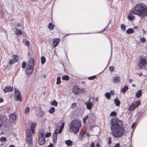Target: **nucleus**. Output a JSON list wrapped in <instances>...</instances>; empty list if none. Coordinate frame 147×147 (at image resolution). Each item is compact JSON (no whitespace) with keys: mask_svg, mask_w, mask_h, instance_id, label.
I'll use <instances>...</instances> for the list:
<instances>
[{"mask_svg":"<svg viewBox=\"0 0 147 147\" xmlns=\"http://www.w3.org/2000/svg\"><path fill=\"white\" fill-rule=\"evenodd\" d=\"M111 134L115 138H118L122 136L123 134L124 129L121 126L123 125L122 122L120 120L115 119L111 121Z\"/></svg>","mask_w":147,"mask_h":147,"instance_id":"obj_1","label":"nucleus"},{"mask_svg":"<svg viewBox=\"0 0 147 147\" xmlns=\"http://www.w3.org/2000/svg\"><path fill=\"white\" fill-rule=\"evenodd\" d=\"M133 13L142 19L147 16V6L142 3H138L133 8Z\"/></svg>","mask_w":147,"mask_h":147,"instance_id":"obj_2","label":"nucleus"},{"mask_svg":"<svg viewBox=\"0 0 147 147\" xmlns=\"http://www.w3.org/2000/svg\"><path fill=\"white\" fill-rule=\"evenodd\" d=\"M81 126V122L79 119L73 120L69 125V131L74 134H76L78 132L79 128Z\"/></svg>","mask_w":147,"mask_h":147,"instance_id":"obj_3","label":"nucleus"},{"mask_svg":"<svg viewBox=\"0 0 147 147\" xmlns=\"http://www.w3.org/2000/svg\"><path fill=\"white\" fill-rule=\"evenodd\" d=\"M140 103V101L139 100H137L132 103L128 108V110L129 111H132L135 110L136 107L139 106Z\"/></svg>","mask_w":147,"mask_h":147,"instance_id":"obj_4","label":"nucleus"},{"mask_svg":"<svg viewBox=\"0 0 147 147\" xmlns=\"http://www.w3.org/2000/svg\"><path fill=\"white\" fill-rule=\"evenodd\" d=\"M147 64L146 61L144 58H141L138 62V66L140 69L144 68Z\"/></svg>","mask_w":147,"mask_h":147,"instance_id":"obj_5","label":"nucleus"},{"mask_svg":"<svg viewBox=\"0 0 147 147\" xmlns=\"http://www.w3.org/2000/svg\"><path fill=\"white\" fill-rule=\"evenodd\" d=\"M14 91L15 92L14 99L16 100H19L20 101H22V98L20 97V93L19 90H17L15 88Z\"/></svg>","mask_w":147,"mask_h":147,"instance_id":"obj_6","label":"nucleus"},{"mask_svg":"<svg viewBox=\"0 0 147 147\" xmlns=\"http://www.w3.org/2000/svg\"><path fill=\"white\" fill-rule=\"evenodd\" d=\"M85 104L86 105L87 109L89 110L91 109L94 104L92 102H90V98H89L88 101L85 102Z\"/></svg>","mask_w":147,"mask_h":147,"instance_id":"obj_7","label":"nucleus"},{"mask_svg":"<svg viewBox=\"0 0 147 147\" xmlns=\"http://www.w3.org/2000/svg\"><path fill=\"white\" fill-rule=\"evenodd\" d=\"M80 88H79L77 86H74L72 90L73 92L75 94H78L80 93Z\"/></svg>","mask_w":147,"mask_h":147,"instance_id":"obj_8","label":"nucleus"},{"mask_svg":"<svg viewBox=\"0 0 147 147\" xmlns=\"http://www.w3.org/2000/svg\"><path fill=\"white\" fill-rule=\"evenodd\" d=\"M16 119V116L15 113H12L9 115V119L10 123H13Z\"/></svg>","mask_w":147,"mask_h":147,"instance_id":"obj_9","label":"nucleus"},{"mask_svg":"<svg viewBox=\"0 0 147 147\" xmlns=\"http://www.w3.org/2000/svg\"><path fill=\"white\" fill-rule=\"evenodd\" d=\"M34 60L33 58H30L27 63V66L29 67H34Z\"/></svg>","mask_w":147,"mask_h":147,"instance_id":"obj_10","label":"nucleus"},{"mask_svg":"<svg viewBox=\"0 0 147 147\" xmlns=\"http://www.w3.org/2000/svg\"><path fill=\"white\" fill-rule=\"evenodd\" d=\"M34 68L27 66L26 72L27 75H29L32 72Z\"/></svg>","mask_w":147,"mask_h":147,"instance_id":"obj_11","label":"nucleus"},{"mask_svg":"<svg viewBox=\"0 0 147 147\" xmlns=\"http://www.w3.org/2000/svg\"><path fill=\"white\" fill-rule=\"evenodd\" d=\"M13 57L14 59L13 60H10L9 61V63L10 64H12L16 62L18 60V57L16 55H13Z\"/></svg>","mask_w":147,"mask_h":147,"instance_id":"obj_12","label":"nucleus"},{"mask_svg":"<svg viewBox=\"0 0 147 147\" xmlns=\"http://www.w3.org/2000/svg\"><path fill=\"white\" fill-rule=\"evenodd\" d=\"M38 143L39 144L42 145L44 144L45 142V139L43 137H38Z\"/></svg>","mask_w":147,"mask_h":147,"instance_id":"obj_13","label":"nucleus"},{"mask_svg":"<svg viewBox=\"0 0 147 147\" xmlns=\"http://www.w3.org/2000/svg\"><path fill=\"white\" fill-rule=\"evenodd\" d=\"M57 132L56 131L54 133L53 135L52 136V139L53 142L54 143H56L57 141Z\"/></svg>","mask_w":147,"mask_h":147,"instance_id":"obj_14","label":"nucleus"},{"mask_svg":"<svg viewBox=\"0 0 147 147\" xmlns=\"http://www.w3.org/2000/svg\"><path fill=\"white\" fill-rule=\"evenodd\" d=\"M60 40L59 38H54L53 40V45L54 47H56L59 43Z\"/></svg>","mask_w":147,"mask_h":147,"instance_id":"obj_15","label":"nucleus"},{"mask_svg":"<svg viewBox=\"0 0 147 147\" xmlns=\"http://www.w3.org/2000/svg\"><path fill=\"white\" fill-rule=\"evenodd\" d=\"M26 141L29 144H31L32 141V135L27 136H26Z\"/></svg>","mask_w":147,"mask_h":147,"instance_id":"obj_16","label":"nucleus"},{"mask_svg":"<svg viewBox=\"0 0 147 147\" xmlns=\"http://www.w3.org/2000/svg\"><path fill=\"white\" fill-rule=\"evenodd\" d=\"M13 90V88L12 87L8 86L6 87L5 89L3 90V91L4 92H10L12 91Z\"/></svg>","mask_w":147,"mask_h":147,"instance_id":"obj_17","label":"nucleus"},{"mask_svg":"<svg viewBox=\"0 0 147 147\" xmlns=\"http://www.w3.org/2000/svg\"><path fill=\"white\" fill-rule=\"evenodd\" d=\"M14 33L17 35H21L22 34V32L21 30L17 28H15Z\"/></svg>","mask_w":147,"mask_h":147,"instance_id":"obj_18","label":"nucleus"},{"mask_svg":"<svg viewBox=\"0 0 147 147\" xmlns=\"http://www.w3.org/2000/svg\"><path fill=\"white\" fill-rule=\"evenodd\" d=\"M45 115V112L40 108L39 109V112L38 114V116L40 117H43Z\"/></svg>","mask_w":147,"mask_h":147,"instance_id":"obj_19","label":"nucleus"},{"mask_svg":"<svg viewBox=\"0 0 147 147\" xmlns=\"http://www.w3.org/2000/svg\"><path fill=\"white\" fill-rule=\"evenodd\" d=\"M45 132L43 129H40L39 131L38 137H44L45 135Z\"/></svg>","mask_w":147,"mask_h":147,"instance_id":"obj_20","label":"nucleus"},{"mask_svg":"<svg viewBox=\"0 0 147 147\" xmlns=\"http://www.w3.org/2000/svg\"><path fill=\"white\" fill-rule=\"evenodd\" d=\"M120 78L118 76L114 77L113 79V82L114 83H118L120 81Z\"/></svg>","mask_w":147,"mask_h":147,"instance_id":"obj_21","label":"nucleus"},{"mask_svg":"<svg viewBox=\"0 0 147 147\" xmlns=\"http://www.w3.org/2000/svg\"><path fill=\"white\" fill-rule=\"evenodd\" d=\"M114 102L116 106H119L120 105V102L119 100L117 98H115L114 100Z\"/></svg>","mask_w":147,"mask_h":147,"instance_id":"obj_22","label":"nucleus"},{"mask_svg":"<svg viewBox=\"0 0 147 147\" xmlns=\"http://www.w3.org/2000/svg\"><path fill=\"white\" fill-rule=\"evenodd\" d=\"M142 92L141 90H139L136 94L135 96L137 98H139L142 95Z\"/></svg>","mask_w":147,"mask_h":147,"instance_id":"obj_23","label":"nucleus"},{"mask_svg":"<svg viewBox=\"0 0 147 147\" xmlns=\"http://www.w3.org/2000/svg\"><path fill=\"white\" fill-rule=\"evenodd\" d=\"M36 125V123H33L32 124L31 126V129L33 134H34V128Z\"/></svg>","mask_w":147,"mask_h":147,"instance_id":"obj_24","label":"nucleus"},{"mask_svg":"<svg viewBox=\"0 0 147 147\" xmlns=\"http://www.w3.org/2000/svg\"><path fill=\"white\" fill-rule=\"evenodd\" d=\"M65 143L68 146H71L72 144V142L70 140H67L65 141Z\"/></svg>","mask_w":147,"mask_h":147,"instance_id":"obj_25","label":"nucleus"},{"mask_svg":"<svg viewBox=\"0 0 147 147\" xmlns=\"http://www.w3.org/2000/svg\"><path fill=\"white\" fill-rule=\"evenodd\" d=\"M128 87L126 86H125L124 87L122 88L121 90V92L123 93H125L126 91L128 90Z\"/></svg>","mask_w":147,"mask_h":147,"instance_id":"obj_26","label":"nucleus"},{"mask_svg":"<svg viewBox=\"0 0 147 147\" xmlns=\"http://www.w3.org/2000/svg\"><path fill=\"white\" fill-rule=\"evenodd\" d=\"M134 32V30L132 28H130L128 29L126 31V32L127 34H132Z\"/></svg>","mask_w":147,"mask_h":147,"instance_id":"obj_27","label":"nucleus"},{"mask_svg":"<svg viewBox=\"0 0 147 147\" xmlns=\"http://www.w3.org/2000/svg\"><path fill=\"white\" fill-rule=\"evenodd\" d=\"M55 108L53 107H51L49 111V112L50 114L53 113L55 111Z\"/></svg>","mask_w":147,"mask_h":147,"instance_id":"obj_28","label":"nucleus"},{"mask_svg":"<svg viewBox=\"0 0 147 147\" xmlns=\"http://www.w3.org/2000/svg\"><path fill=\"white\" fill-rule=\"evenodd\" d=\"M55 25L52 23H50L49 24L48 28L51 30H52L54 28Z\"/></svg>","mask_w":147,"mask_h":147,"instance_id":"obj_29","label":"nucleus"},{"mask_svg":"<svg viewBox=\"0 0 147 147\" xmlns=\"http://www.w3.org/2000/svg\"><path fill=\"white\" fill-rule=\"evenodd\" d=\"M51 105H52L56 107L58 103L55 100H53L51 102Z\"/></svg>","mask_w":147,"mask_h":147,"instance_id":"obj_30","label":"nucleus"},{"mask_svg":"<svg viewBox=\"0 0 147 147\" xmlns=\"http://www.w3.org/2000/svg\"><path fill=\"white\" fill-rule=\"evenodd\" d=\"M46 61L45 57L43 56H42L41 57V62L42 64H44Z\"/></svg>","mask_w":147,"mask_h":147,"instance_id":"obj_31","label":"nucleus"},{"mask_svg":"<svg viewBox=\"0 0 147 147\" xmlns=\"http://www.w3.org/2000/svg\"><path fill=\"white\" fill-rule=\"evenodd\" d=\"M105 97L107 98V99H109L110 98L111 96V94L109 93H106L105 94Z\"/></svg>","mask_w":147,"mask_h":147,"instance_id":"obj_32","label":"nucleus"},{"mask_svg":"<svg viewBox=\"0 0 147 147\" xmlns=\"http://www.w3.org/2000/svg\"><path fill=\"white\" fill-rule=\"evenodd\" d=\"M30 108L28 107H27L25 108V111H24V113L26 114H27L28 113H29V112L30 111Z\"/></svg>","mask_w":147,"mask_h":147,"instance_id":"obj_33","label":"nucleus"},{"mask_svg":"<svg viewBox=\"0 0 147 147\" xmlns=\"http://www.w3.org/2000/svg\"><path fill=\"white\" fill-rule=\"evenodd\" d=\"M69 79V76L67 75L63 76L62 77V79L63 80H67Z\"/></svg>","mask_w":147,"mask_h":147,"instance_id":"obj_34","label":"nucleus"},{"mask_svg":"<svg viewBox=\"0 0 147 147\" xmlns=\"http://www.w3.org/2000/svg\"><path fill=\"white\" fill-rule=\"evenodd\" d=\"M30 135H32L30 130L27 129L26 131V136H29Z\"/></svg>","mask_w":147,"mask_h":147,"instance_id":"obj_35","label":"nucleus"},{"mask_svg":"<svg viewBox=\"0 0 147 147\" xmlns=\"http://www.w3.org/2000/svg\"><path fill=\"white\" fill-rule=\"evenodd\" d=\"M80 93H85L86 92V91L84 88H80Z\"/></svg>","mask_w":147,"mask_h":147,"instance_id":"obj_36","label":"nucleus"},{"mask_svg":"<svg viewBox=\"0 0 147 147\" xmlns=\"http://www.w3.org/2000/svg\"><path fill=\"white\" fill-rule=\"evenodd\" d=\"M61 83L60 78L59 77H58L57 78L56 84H59Z\"/></svg>","mask_w":147,"mask_h":147,"instance_id":"obj_37","label":"nucleus"},{"mask_svg":"<svg viewBox=\"0 0 147 147\" xmlns=\"http://www.w3.org/2000/svg\"><path fill=\"white\" fill-rule=\"evenodd\" d=\"M134 18V16H131V15H129L127 16L128 19L130 20H132Z\"/></svg>","mask_w":147,"mask_h":147,"instance_id":"obj_38","label":"nucleus"},{"mask_svg":"<svg viewBox=\"0 0 147 147\" xmlns=\"http://www.w3.org/2000/svg\"><path fill=\"white\" fill-rule=\"evenodd\" d=\"M88 115H86L83 119V122L85 123L87 119L88 118Z\"/></svg>","mask_w":147,"mask_h":147,"instance_id":"obj_39","label":"nucleus"},{"mask_svg":"<svg viewBox=\"0 0 147 147\" xmlns=\"http://www.w3.org/2000/svg\"><path fill=\"white\" fill-rule=\"evenodd\" d=\"M96 77V76H93L88 78V79L90 80H92L94 79Z\"/></svg>","mask_w":147,"mask_h":147,"instance_id":"obj_40","label":"nucleus"},{"mask_svg":"<svg viewBox=\"0 0 147 147\" xmlns=\"http://www.w3.org/2000/svg\"><path fill=\"white\" fill-rule=\"evenodd\" d=\"M109 69L110 72H112L115 70V67L111 66L109 67Z\"/></svg>","mask_w":147,"mask_h":147,"instance_id":"obj_41","label":"nucleus"},{"mask_svg":"<svg viewBox=\"0 0 147 147\" xmlns=\"http://www.w3.org/2000/svg\"><path fill=\"white\" fill-rule=\"evenodd\" d=\"M26 63L24 61L22 63V68L23 69H24L25 68L26 66Z\"/></svg>","mask_w":147,"mask_h":147,"instance_id":"obj_42","label":"nucleus"},{"mask_svg":"<svg viewBox=\"0 0 147 147\" xmlns=\"http://www.w3.org/2000/svg\"><path fill=\"white\" fill-rule=\"evenodd\" d=\"M121 28L123 31H125V26L123 24H121Z\"/></svg>","mask_w":147,"mask_h":147,"instance_id":"obj_43","label":"nucleus"},{"mask_svg":"<svg viewBox=\"0 0 147 147\" xmlns=\"http://www.w3.org/2000/svg\"><path fill=\"white\" fill-rule=\"evenodd\" d=\"M6 140V138L4 137H2L0 139V141L1 142H3L5 141Z\"/></svg>","mask_w":147,"mask_h":147,"instance_id":"obj_44","label":"nucleus"},{"mask_svg":"<svg viewBox=\"0 0 147 147\" xmlns=\"http://www.w3.org/2000/svg\"><path fill=\"white\" fill-rule=\"evenodd\" d=\"M116 113L115 112V111H113L111 112V114H110V116H115L116 115Z\"/></svg>","mask_w":147,"mask_h":147,"instance_id":"obj_45","label":"nucleus"},{"mask_svg":"<svg viewBox=\"0 0 147 147\" xmlns=\"http://www.w3.org/2000/svg\"><path fill=\"white\" fill-rule=\"evenodd\" d=\"M84 135V133L82 131H80L79 134V137L81 138L83 137Z\"/></svg>","mask_w":147,"mask_h":147,"instance_id":"obj_46","label":"nucleus"},{"mask_svg":"<svg viewBox=\"0 0 147 147\" xmlns=\"http://www.w3.org/2000/svg\"><path fill=\"white\" fill-rule=\"evenodd\" d=\"M111 138L110 137H109L108 138V144H110L111 143L112 141L111 140Z\"/></svg>","mask_w":147,"mask_h":147,"instance_id":"obj_47","label":"nucleus"},{"mask_svg":"<svg viewBox=\"0 0 147 147\" xmlns=\"http://www.w3.org/2000/svg\"><path fill=\"white\" fill-rule=\"evenodd\" d=\"M140 41L142 43H144L146 42V39L144 37H142L141 38Z\"/></svg>","mask_w":147,"mask_h":147,"instance_id":"obj_48","label":"nucleus"},{"mask_svg":"<svg viewBox=\"0 0 147 147\" xmlns=\"http://www.w3.org/2000/svg\"><path fill=\"white\" fill-rule=\"evenodd\" d=\"M51 134L50 133H47L45 134V137H49L51 136Z\"/></svg>","mask_w":147,"mask_h":147,"instance_id":"obj_49","label":"nucleus"},{"mask_svg":"<svg viewBox=\"0 0 147 147\" xmlns=\"http://www.w3.org/2000/svg\"><path fill=\"white\" fill-rule=\"evenodd\" d=\"M76 103H73L72 104L71 106V108L72 109H74L76 106Z\"/></svg>","mask_w":147,"mask_h":147,"instance_id":"obj_50","label":"nucleus"},{"mask_svg":"<svg viewBox=\"0 0 147 147\" xmlns=\"http://www.w3.org/2000/svg\"><path fill=\"white\" fill-rule=\"evenodd\" d=\"M25 45L27 46L28 47L30 45V42H29L26 41H25Z\"/></svg>","mask_w":147,"mask_h":147,"instance_id":"obj_51","label":"nucleus"},{"mask_svg":"<svg viewBox=\"0 0 147 147\" xmlns=\"http://www.w3.org/2000/svg\"><path fill=\"white\" fill-rule=\"evenodd\" d=\"M64 124H65L64 122H63L62 123V124L60 128H61L62 129H63V128L64 126Z\"/></svg>","mask_w":147,"mask_h":147,"instance_id":"obj_52","label":"nucleus"},{"mask_svg":"<svg viewBox=\"0 0 147 147\" xmlns=\"http://www.w3.org/2000/svg\"><path fill=\"white\" fill-rule=\"evenodd\" d=\"M3 123V121L2 119L0 118V127L2 126Z\"/></svg>","mask_w":147,"mask_h":147,"instance_id":"obj_53","label":"nucleus"},{"mask_svg":"<svg viewBox=\"0 0 147 147\" xmlns=\"http://www.w3.org/2000/svg\"><path fill=\"white\" fill-rule=\"evenodd\" d=\"M63 129H62L60 128L59 129V132H58L59 133V134H60L61 133Z\"/></svg>","mask_w":147,"mask_h":147,"instance_id":"obj_54","label":"nucleus"},{"mask_svg":"<svg viewBox=\"0 0 147 147\" xmlns=\"http://www.w3.org/2000/svg\"><path fill=\"white\" fill-rule=\"evenodd\" d=\"M119 143H117L114 146V147H119Z\"/></svg>","mask_w":147,"mask_h":147,"instance_id":"obj_55","label":"nucleus"},{"mask_svg":"<svg viewBox=\"0 0 147 147\" xmlns=\"http://www.w3.org/2000/svg\"><path fill=\"white\" fill-rule=\"evenodd\" d=\"M91 147H94V143H92L91 144Z\"/></svg>","mask_w":147,"mask_h":147,"instance_id":"obj_56","label":"nucleus"},{"mask_svg":"<svg viewBox=\"0 0 147 147\" xmlns=\"http://www.w3.org/2000/svg\"><path fill=\"white\" fill-rule=\"evenodd\" d=\"M53 144H50L49 146H47V147H53Z\"/></svg>","mask_w":147,"mask_h":147,"instance_id":"obj_57","label":"nucleus"},{"mask_svg":"<svg viewBox=\"0 0 147 147\" xmlns=\"http://www.w3.org/2000/svg\"><path fill=\"white\" fill-rule=\"evenodd\" d=\"M129 83H131L132 82L133 80L132 79H129Z\"/></svg>","mask_w":147,"mask_h":147,"instance_id":"obj_58","label":"nucleus"},{"mask_svg":"<svg viewBox=\"0 0 147 147\" xmlns=\"http://www.w3.org/2000/svg\"><path fill=\"white\" fill-rule=\"evenodd\" d=\"M21 26V24L18 23L17 24V26L18 27H20V26Z\"/></svg>","mask_w":147,"mask_h":147,"instance_id":"obj_59","label":"nucleus"},{"mask_svg":"<svg viewBox=\"0 0 147 147\" xmlns=\"http://www.w3.org/2000/svg\"><path fill=\"white\" fill-rule=\"evenodd\" d=\"M3 101V100L2 98H0V103L2 102Z\"/></svg>","mask_w":147,"mask_h":147,"instance_id":"obj_60","label":"nucleus"},{"mask_svg":"<svg viewBox=\"0 0 147 147\" xmlns=\"http://www.w3.org/2000/svg\"><path fill=\"white\" fill-rule=\"evenodd\" d=\"M96 147H100V145L99 144H96Z\"/></svg>","mask_w":147,"mask_h":147,"instance_id":"obj_61","label":"nucleus"},{"mask_svg":"<svg viewBox=\"0 0 147 147\" xmlns=\"http://www.w3.org/2000/svg\"><path fill=\"white\" fill-rule=\"evenodd\" d=\"M135 123H133V124L131 125V127H132V128H133V127H134V125H135Z\"/></svg>","mask_w":147,"mask_h":147,"instance_id":"obj_62","label":"nucleus"},{"mask_svg":"<svg viewBox=\"0 0 147 147\" xmlns=\"http://www.w3.org/2000/svg\"><path fill=\"white\" fill-rule=\"evenodd\" d=\"M95 100L96 101H98V97H96V98H95Z\"/></svg>","mask_w":147,"mask_h":147,"instance_id":"obj_63","label":"nucleus"},{"mask_svg":"<svg viewBox=\"0 0 147 147\" xmlns=\"http://www.w3.org/2000/svg\"><path fill=\"white\" fill-rule=\"evenodd\" d=\"M110 92L112 94H114V92L113 90H111L110 91Z\"/></svg>","mask_w":147,"mask_h":147,"instance_id":"obj_64","label":"nucleus"}]
</instances>
